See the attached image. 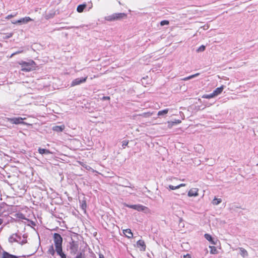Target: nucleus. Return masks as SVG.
<instances>
[{
    "mask_svg": "<svg viewBox=\"0 0 258 258\" xmlns=\"http://www.w3.org/2000/svg\"><path fill=\"white\" fill-rule=\"evenodd\" d=\"M55 250H54L53 246V245H52L49 247V248L48 250V252L49 254H50L52 255H54L55 254Z\"/></svg>",
    "mask_w": 258,
    "mask_h": 258,
    "instance_id": "22",
    "label": "nucleus"
},
{
    "mask_svg": "<svg viewBox=\"0 0 258 258\" xmlns=\"http://www.w3.org/2000/svg\"><path fill=\"white\" fill-rule=\"evenodd\" d=\"M239 250H240V254L242 256L244 257L248 256V253H247V251L244 248H243L242 247H240Z\"/></svg>",
    "mask_w": 258,
    "mask_h": 258,
    "instance_id": "19",
    "label": "nucleus"
},
{
    "mask_svg": "<svg viewBox=\"0 0 258 258\" xmlns=\"http://www.w3.org/2000/svg\"><path fill=\"white\" fill-rule=\"evenodd\" d=\"M33 20L29 17H25L24 18H21L20 19L17 20L16 22H18L19 24H27L30 21H32Z\"/></svg>",
    "mask_w": 258,
    "mask_h": 258,
    "instance_id": "9",
    "label": "nucleus"
},
{
    "mask_svg": "<svg viewBox=\"0 0 258 258\" xmlns=\"http://www.w3.org/2000/svg\"><path fill=\"white\" fill-rule=\"evenodd\" d=\"M26 242L24 241H22V242H21V244H23L24 243H25Z\"/></svg>",
    "mask_w": 258,
    "mask_h": 258,
    "instance_id": "47",
    "label": "nucleus"
},
{
    "mask_svg": "<svg viewBox=\"0 0 258 258\" xmlns=\"http://www.w3.org/2000/svg\"><path fill=\"white\" fill-rule=\"evenodd\" d=\"M222 202V200L221 199H217L215 198L212 201V204L214 205H218Z\"/></svg>",
    "mask_w": 258,
    "mask_h": 258,
    "instance_id": "25",
    "label": "nucleus"
},
{
    "mask_svg": "<svg viewBox=\"0 0 258 258\" xmlns=\"http://www.w3.org/2000/svg\"><path fill=\"white\" fill-rule=\"evenodd\" d=\"M172 121H171V122L168 121V127L171 128L174 125H172Z\"/></svg>",
    "mask_w": 258,
    "mask_h": 258,
    "instance_id": "40",
    "label": "nucleus"
},
{
    "mask_svg": "<svg viewBox=\"0 0 258 258\" xmlns=\"http://www.w3.org/2000/svg\"><path fill=\"white\" fill-rule=\"evenodd\" d=\"M214 97H215V95L213 92L212 93H211L210 94H206V95H203V98H207V99H210V98H213Z\"/></svg>",
    "mask_w": 258,
    "mask_h": 258,
    "instance_id": "26",
    "label": "nucleus"
},
{
    "mask_svg": "<svg viewBox=\"0 0 258 258\" xmlns=\"http://www.w3.org/2000/svg\"><path fill=\"white\" fill-rule=\"evenodd\" d=\"M1 258H19V256L10 254L7 251H4Z\"/></svg>",
    "mask_w": 258,
    "mask_h": 258,
    "instance_id": "12",
    "label": "nucleus"
},
{
    "mask_svg": "<svg viewBox=\"0 0 258 258\" xmlns=\"http://www.w3.org/2000/svg\"><path fill=\"white\" fill-rule=\"evenodd\" d=\"M39 153L40 154L43 155V154H52V152L50 151V150L46 149H43L41 148H39L38 149Z\"/></svg>",
    "mask_w": 258,
    "mask_h": 258,
    "instance_id": "16",
    "label": "nucleus"
},
{
    "mask_svg": "<svg viewBox=\"0 0 258 258\" xmlns=\"http://www.w3.org/2000/svg\"><path fill=\"white\" fill-rule=\"evenodd\" d=\"M7 119L8 121L13 124H19L25 123V122L23 121L24 119L21 117L7 118Z\"/></svg>",
    "mask_w": 258,
    "mask_h": 258,
    "instance_id": "5",
    "label": "nucleus"
},
{
    "mask_svg": "<svg viewBox=\"0 0 258 258\" xmlns=\"http://www.w3.org/2000/svg\"><path fill=\"white\" fill-rule=\"evenodd\" d=\"M181 122L180 120H175L174 121H172V125H175Z\"/></svg>",
    "mask_w": 258,
    "mask_h": 258,
    "instance_id": "35",
    "label": "nucleus"
},
{
    "mask_svg": "<svg viewBox=\"0 0 258 258\" xmlns=\"http://www.w3.org/2000/svg\"><path fill=\"white\" fill-rule=\"evenodd\" d=\"M224 89L223 86H222L220 87L217 88L215 90H214L213 93L215 94V96L219 95L222 93Z\"/></svg>",
    "mask_w": 258,
    "mask_h": 258,
    "instance_id": "18",
    "label": "nucleus"
},
{
    "mask_svg": "<svg viewBox=\"0 0 258 258\" xmlns=\"http://www.w3.org/2000/svg\"><path fill=\"white\" fill-rule=\"evenodd\" d=\"M53 240L55 247L62 246V238L59 234L57 233H54Z\"/></svg>",
    "mask_w": 258,
    "mask_h": 258,
    "instance_id": "4",
    "label": "nucleus"
},
{
    "mask_svg": "<svg viewBox=\"0 0 258 258\" xmlns=\"http://www.w3.org/2000/svg\"><path fill=\"white\" fill-rule=\"evenodd\" d=\"M200 75V73H197V74H195L194 75H190L188 77H185V78H184L183 79H182V80L183 81H187V80H188L189 79H191L192 78H194L196 77H198Z\"/></svg>",
    "mask_w": 258,
    "mask_h": 258,
    "instance_id": "21",
    "label": "nucleus"
},
{
    "mask_svg": "<svg viewBox=\"0 0 258 258\" xmlns=\"http://www.w3.org/2000/svg\"><path fill=\"white\" fill-rule=\"evenodd\" d=\"M209 247L211 248V253L212 254L216 253L217 252V249L215 246H209Z\"/></svg>",
    "mask_w": 258,
    "mask_h": 258,
    "instance_id": "29",
    "label": "nucleus"
},
{
    "mask_svg": "<svg viewBox=\"0 0 258 258\" xmlns=\"http://www.w3.org/2000/svg\"><path fill=\"white\" fill-rule=\"evenodd\" d=\"M21 236L18 235L17 234H13L9 238V242L10 243H13L14 242H17L19 243H21L20 240H21Z\"/></svg>",
    "mask_w": 258,
    "mask_h": 258,
    "instance_id": "7",
    "label": "nucleus"
},
{
    "mask_svg": "<svg viewBox=\"0 0 258 258\" xmlns=\"http://www.w3.org/2000/svg\"><path fill=\"white\" fill-rule=\"evenodd\" d=\"M199 189L197 188H191L188 192L187 195L189 197H197L199 195Z\"/></svg>",
    "mask_w": 258,
    "mask_h": 258,
    "instance_id": "10",
    "label": "nucleus"
},
{
    "mask_svg": "<svg viewBox=\"0 0 258 258\" xmlns=\"http://www.w3.org/2000/svg\"><path fill=\"white\" fill-rule=\"evenodd\" d=\"M18 217L20 219H26V218L25 217V216L24 215V214L21 213V214H19L18 215Z\"/></svg>",
    "mask_w": 258,
    "mask_h": 258,
    "instance_id": "37",
    "label": "nucleus"
},
{
    "mask_svg": "<svg viewBox=\"0 0 258 258\" xmlns=\"http://www.w3.org/2000/svg\"><path fill=\"white\" fill-rule=\"evenodd\" d=\"M204 237L209 241L211 244L216 245V242L214 241V238L212 237V236L208 233H206L204 235Z\"/></svg>",
    "mask_w": 258,
    "mask_h": 258,
    "instance_id": "13",
    "label": "nucleus"
},
{
    "mask_svg": "<svg viewBox=\"0 0 258 258\" xmlns=\"http://www.w3.org/2000/svg\"><path fill=\"white\" fill-rule=\"evenodd\" d=\"M184 258H191V256L189 254H186L184 255Z\"/></svg>",
    "mask_w": 258,
    "mask_h": 258,
    "instance_id": "42",
    "label": "nucleus"
},
{
    "mask_svg": "<svg viewBox=\"0 0 258 258\" xmlns=\"http://www.w3.org/2000/svg\"><path fill=\"white\" fill-rule=\"evenodd\" d=\"M87 5L85 3L81 4L78 6L77 11L79 13H82L84 11V9L86 8Z\"/></svg>",
    "mask_w": 258,
    "mask_h": 258,
    "instance_id": "17",
    "label": "nucleus"
},
{
    "mask_svg": "<svg viewBox=\"0 0 258 258\" xmlns=\"http://www.w3.org/2000/svg\"><path fill=\"white\" fill-rule=\"evenodd\" d=\"M127 183H128V185H130V186H131V183H130V182H127Z\"/></svg>",
    "mask_w": 258,
    "mask_h": 258,
    "instance_id": "48",
    "label": "nucleus"
},
{
    "mask_svg": "<svg viewBox=\"0 0 258 258\" xmlns=\"http://www.w3.org/2000/svg\"><path fill=\"white\" fill-rule=\"evenodd\" d=\"M87 76L85 77L78 78L74 80L71 83V86H75L85 83L87 79Z\"/></svg>",
    "mask_w": 258,
    "mask_h": 258,
    "instance_id": "6",
    "label": "nucleus"
},
{
    "mask_svg": "<svg viewBox=\"0 0 258 258\" xmlns=\"http://www.w3.org/2000/svg\"><path fill=\"white\" fill-rule=\"evenodd\" d=\"M16 21H14H14H12V23L13 24H19V23H18V22H16Z\"/></svg>",
    "mask_w": 258,
    "mask_h": 258,
    "instance_id": "45",
    "label": "nucleus"
},
{
    "mask_svg": "<svg viewBox=\"0 0 258 258\" xmlns=\"http://www.w3.org/2000/svg\"><path fill=\"white\" fill-rule=\"evenodd\" d=\"M69 244L70 253L73 255H75V254H76L78 250V243L77 242L75 241L72 239V241L70 242Z\"/></svg>",
    "mask_w": 258,
    "mask_h": 258,
    "instance_id": "3",
    "label": "nucleus"
},
{
    "mask_svg": "<svg viewBox=\"0 0 258 258\" xmlns=\"http://www.w3.org/2000/svg\"><path fill=\"white\" fill-rule=\"evenodd\" d=\"M168 109H165L164 110H160V111H158V116L164 115L165 114H166L168 113Z\"/></svg>",
    "mask_w": 258,
    "mask_h": 258,
    "instance_id": "23",
    "label": "nucleus"
},
{
    "mask_svg": "<svg viewBox=\"0 0 258 258\" xmlns=\"http://www.w3.org/2000/svg\"><path fill=\"white\" fill-rule=\"evenodd\" d=\"M146 209H147V208L144 206L139 204L136 205V210L138 211H143Z\"/></svg>",
    "mask_w": 258,
    "mask_h": 258,
    "instance_id": "20",
    "label": "nucleus"
},
{
    "mask_svg": "<svg viewBox=\"0 0 258 258\" xmlns=\"http://www.w3.org/2000/svg\"><path fill=\"white\" fill-rule=\"evenodd\" d=\"M126 207L136 210V205H126Z\"/></svg>",
    "mask_w": 258,
    "mask_h": 258,
    "instance_id": "33",
    "label": "nucleus"
},
{
    "mask_svg": "<svg viewBox=\"0 0 258 258\" xmlns=\"http://www.w3.org/2000/svg\"><path fill=\"white\" fill-rule=\"evenodd\" d=\"M169 23V21L168 20H163L161 21L160 25L161 26H164L168 25Z\"/></svg>",
    "mask_w": 258,
    "mask_h": 258,
    "instance_id": "30",
    "label": "nucleus"
},
{
    "mask_svg": "<svg viewBox=\"0 0 258 258\" xmlns=\"http://www.w3.org/2000/svg\"><path fill=\"white\" fill-rule=\"evenodd\" d=\"M55 251L57 254L60 256L61 258H67V255L62 251V246L55 247Z\"/></svg>",
    "mask_w": 258,
    "mask_h": 258,
    "instance_id": "8",
    "label": "nucleus"
},
{
    "mask_svg": "<svg viewBox=\"0 0 258 258\" xmlns=\"http://www.w3.org/2000/svg\"><path fill=\"white\" fill-rule=\"evenodd\" d=\"M123 233L128 238H131L133 237V234L130 229L123 230Z\"/></svg>",
    "mask_w": 258,
    "mask_h": 258,
    "instance_id": "15",
    "label": "nucleus"
},
{
    "mask_svg": "<svg viewBox=\"0 0 258 258\" xmlns=\"http://www.w3.org/2000/svg\"><path fill=\"white\" fill-rule=\"evenodd\" d=\"M110 97H109V96H103L102 97L103 100H110Z\"/></svg>",
    "mask_w": 258,
    "mask_h": 258,
    "instance_id": "39",
    "label": "nucleus"
},
{
    "mask_svg": "<svg viewBox=\"0 0 258 258\" xmlns=\"http://www.w3.org/2000/svg\"><path fill=\"white\" fill-rule=\"evenodd\" d=\"M13 35V33H5L3 34V38L4 39H7L12 37Z\"/></svg>",
    "mask_w": 258,
    "mask_h": 258,
    "instance_id": "24",
    "label": "nucleus"
},
{
    "mask_svg": "<svg viewBox=\"0 0 258 258\" xmlns=\"http://www.w3.org/2000/svg\"><path fill=\"white\" fill-rule=\"evenodd\" d=\"M19 64L21 67V70L25 72L34 70L36 67L35 61L31 59L28 60V61L21 60L19 62Z\"/></svg>",
    "mask_w": 258,
    "mask_h": 258,
    "instance_id": "1",
    "label": "nucleus"
},
{
    "mask_svg": "<svg viewBox=\"0 0 258 258\" xmlns=\"http://www.w3.org/2000/svg\"><path fill=\"white\" fill-rule=\"evenodd\" d=\"M3 223V220L0 218V225H2Z\"/></svg>",
    "mask_w": 258,
    "mask_h": 258,
    "instance_id": "46",
    "label": "nucleus"
},
{
    "mask_svg": "<svg viewBox=\"0 0 258 258\" xmlns=\"http://www.w3.org/2000/svg\"><path fill=\"white\" fill-rule=\"evenodd\" d=\"M81 207H82V209H83V210L86 209V208L87 207V205H86V203L85 201H83V202L82 203Z\"/></svg>",
    "mask_w": 258,
    "mask_h": 258,
    "instance_id": "34",
    "label": "nucleus"
},
{
    "mask_svg": "<svg viewBox=\"0 0 258 258\" xmlns=\"http://www.w3.org/2000/svg\"><path fill=\"white\" fill-rule=\"evenodd\" d=\"M75 258H84L83 256L82 253L80 252L76 256Z\"/></svg>",
    "mask_w": 258,
    "mask_h": 258,
    "instance_id": "38",
    "label": "nucleus"
},
{
    "mask_svg": "<svg viewBox=\"0 0 258 258\" xmlns=\"http://www.w3.org/2000/svg\"><path fill=\"white\" fill-rule=\"evenodd\" d=\"M128 141L127 140H123L122 142V147L123 148H125V147L128 145Z\"/></svg>",
    "mask_w": 258,
    "mask_h": 258,
    "instance_id": "31",
    "label": "nucleus"
},
{
    "mask_svg": "<svg viewBox=\"0 0 258 258\" xmlns=\"http://www.w3.org/2000/svg\"><path fill=\"white\" fill-rule=\"evenodd\" d=\"M205 49H206V46L204 45H202L198 48V49L197 50V51L198 52H203V51H205Z\"/></svg>",
    "mask_w": 258,
    "mask_h": 258,
    "instance_id": "28",
    "label": "nucleus"
},
{
    "mask_svg": "<svg viewBox=\"0 0 258 258\" xmlns=\"http://www.w3.org/2000/svg\"><path fill=\"white\" fill-rule=\"evenodd\" d=\"M125 187H131L132 188H133L134 187H132L130 185H128V183H126V185H124Z\"/></svg>",
    "mask_w": 258,
    "mask_h": 258,
    "instance_id": "44",
    "label": "nucleus"
},
{
    "mask_svg": "<svg viewBox=\"0 0 258 258\" xmlns=\"http://www.w3.org/2000/svg\"><path fill=\"white\" fill-rule=\"evenodd\" d=\"M24 52V50L22 48H21L19 49V50L13 53L10 56V57H13V56L16 55V54H18L19 53H23Z\"/></svg>",
    "mask_w": 258,
    "mask_h": 258,
    "instance_id": "27",
    "label": "nucleus"
},
{
    "mask_svg": "<svg viewBox=\"0 0 258 258\" xmlns=\"http://www.w3.org/2000/svg\"><path fill=\"white\" fill-rule=\"evenodd\" d=\"M65 126L64 125H55L52 127V130L56 132H61L64 129Z\"/></svg>",
    "mask_w": 258,
    "mask_h": 258,
    "instance_id": "14",
    "label": "nucleus"
},
{
    "mask_svg": "<svg viewBox=\"0 0 258 258\" xmlns=\"http://www.w3.org/2000/svg\"><path fill=\"white\" fill-rule=\"evenodd\" d=\"M127 15L124 13H114L112 15L105 17L104 19L107 21H119L126 18Z\"/></svg>",
    "mask_w": 258,
    "mask_h": 258,
    "instance_id": "2",
    "label": "nucleus"
},
{
    "mask_svg": "<svg viewBox=\"0 0 258 258\" xmlns=\"http://www.w3.org/2000/svg\"><path fill=\"white\" fill-rule=\"evenodd\" d=\"M168 188L170 190H174V189H178L177 186H173L172 185H169L168 186Z\"/></svg>",
    "mask_w": 258,
    "mask_h": 258,
    "instance_id": "32",
    "label": "nucleus"
},
{
    "mask_svg": "<svg viewBox=\"0 0 258 258\" xmlns=\"http://www.w3.org/2000/svg\"><path fill=\"white\" fill-rule=\"evenodd\" d=\"M99 258H105L103 254L100 253L99 254Z\"/></svg>",
    "mask_w": 258,
    "mask_h": 258,
    "instance_id": "43",
    "label": "nucleus"
},
{
    "mask_svg": "<svg viewBox=\"0 0 258 258\" xmlns=\"http://www.w3.org/2000/svg\"><path fill=\"white\" fill-rule=\"evenodd\" d=\"M185 184H184V183H181V184H179V185H177V187H178V188H180V187H181L184 186H185Z\"/></svg>",
    "mask_w": 258,
    "mask_h": 258,
    "instance_id": "41",
    "label": "nucleus"
},
{
    "mask_svg": "<svg viewBox=\"0 0 258 258\" xmlns=\"http://www.w3.org/2000/svg\"><path fill=\"white\" fill-rule=\"evenodd\" d=\"M16 15V14H11V15H9L7 16V17H6V19H11V18L12 17H14V16H15Z\"/></svg>",
    "mask_w": 258,
    "mask_h": 258,
    "instance_id": "36",
    "label": "nucleus"
},
{
    "mask_svg": "<svg viewBox=\"0 0 258 258\" xmlns=\"http://www.w3.org/2000/svg\"><path fill=\"white\" fill-rule=\"evenodd\" d=\"M137 247L140 248V250L145 251L146 249V245L145 242L142 240H139L137 242Z\"/></svg>",
    "mask_w": 258,
    "mask_h": 258,
    "instance_id": "11",
    "label": "nucleus"
}]
</instances>
